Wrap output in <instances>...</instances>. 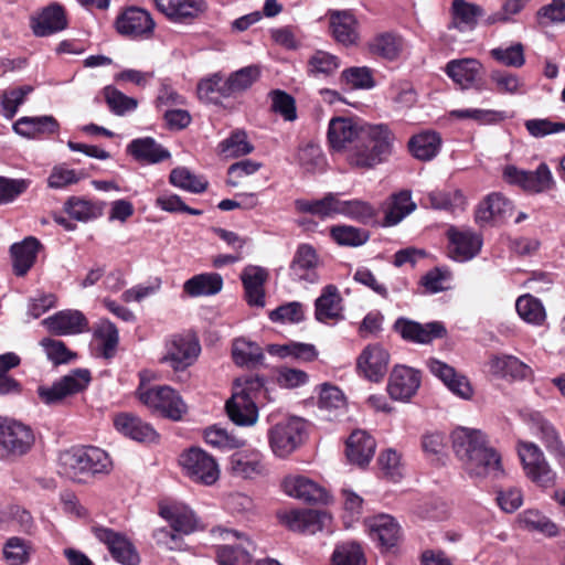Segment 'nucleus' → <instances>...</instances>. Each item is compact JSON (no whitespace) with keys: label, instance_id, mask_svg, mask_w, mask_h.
<instances>
[{"label":"nucleus","instance_id":"15","mask_svg":"<svg viewBox=\"0 0 565 565\" xmlns=\"http://www.w3.org/2000/svg\"><path fill=\"white\" fill-rule=\"evenodd\" d=\"M394 328L404 340L419 344H428L435 339L444 338L447 333L445 326L439 321L422 324L399 318L395 321Z\"/></svg>","mask_w":565,"mask_h":565},{"label":"nucleus","instance_id":"40","mask_svg":"<svg viewBox=\"0 0 565 565\" xmlns=\"http://www.w3.org/2000/svg\"><path fill=\"white\" fill-rule=\"evenodd\" d=\"M67 20L64 9L58 4L45 8L33 25V32L38 36H47L66 28Z\"/></svg>","mask_w":565,"mask_h":565},{"label":"nucleus","instance_id":"20","mask_svg":"<svg viewBox=\"0 0 565 565\" xmlns=\"http://www.w3.org/2000/svg\"><path fill=\"white\" fill-rule=\"evenodd\" d=\"M281 520L292 531L315 534L324 527L330 516L323 511L305 509L285 513Z\"/></svg>","mask_w":565,"mask_h":565},{"label":"nucleus","instance_id":"18","mask_svg":"<svg viewBox=\"0 0 565 565\" xmlns=\"http://www.w3.org/2000/svg\"><path fill=\"white\" fill-rule=\"evenodd\" d=\"M449 238V255L457 262L472 259L482 246L481 236L471 230L451 227L447 232Z\"/></svg>","mask_w":565,"mask_h":565},{"label":"nucleus","instance_id":"19","mask_svg":"<svg viewBox=\"0 0 565 565\" xmlns=\"http://www.w3.org/2000/svg\"><path fill=\"white\" fill-rule=\"evenodd\" d=\"M156 6L169 20L190 23L206 10L205 0H154Z\"/></svg>","mask_w":565,"mask_h":565},{"label":"nucleus","instance_id":"12","mask_svg":"<svg viewBox=\"0 0 565 565\" xmlns=\"http://www.w3.org/2000/svg\"><path fill=\"white\" fill-rule=\"evenodd\" d=\"M503 177L507 182L534 193L544 192L554 186L552 172L544 162L535 171H525L514 166H508L503 171Z\"/></svg>","mask_w":565,"mask_h":565},{"label":"nucleus","instance_id":"58","mask_svg":"<svg viewBox=\"0 0 565 565\" xmlns=\"http://www.w3.org/2000/svg\"><path fill=\"white\" fill-rule=\"evenodd\" d=\"M103 92L109 109L117 116H124L138 106L137 99L125 95L113 86H106Z\"/></svg>","mask_w":565,"mask_h":565},{"label":"nucleus","instance_id":"3","mask_svg":"<svg viewBox=\"0 0 565 565\" xmlns=\"http://www.w3.org/2000/svg\"><path fill=\"white\" fill-rule=\"evenodd\" d=\"M111 460L108 454L94 446L72 447L60 454L58 471L74 481H82L85 477L108 473Z\"/></svg>","mask_w":565,"mask_h":565},{"label":"nucleus","instance_id":"48","mask_svg":"<svg viewBox=\"0 0 565 565\" xmlns=\"http://www.w3.org/2000/svg\"><path fill=\"white\" fill-rule=\"evenodd\" d=\"M451 11L454 25L460 30V24H463L468 29H473L478 23V19L484 14L482 7L466 0H454Z\"/></svg>","mask_w":565,"mask_h":565},{"label":"nucleus","instance_id":"64","mask_svg":"<svg viewBox=\"0 0 565 565\" xmlns=\"http://www.w3.org/2000/svg\"><path fill=\"white\" fill-rule=\"evenodd\" d=\"M33 92L31 85H23L9 90L2 95L3 116L11 119L15 116L20 105L24 103L25 97Z\"/></svg>","mask_w":565,"mask_h":565},{"label":"nucleus","instance_id":"13","mask_svg":"<svg viewBox=\"0 0 565 565\" xmlns=\"http://www.w3.org/2000/svg\"><path fill=\"white\" fill-rule=\"evenodd\" d=\"M96 539L104 543L113 558L124 565H137L140 562L138 552L132 543L121 533L108 527H94Z\"/></svg>","mask_w":565,"mask_h":565},{"label":"nucleus","instance_id":"50","mask_svg":"<svg viewBox=\"0 0 565 565\" xmlns=\"http://www.w3.org/2000/svg\"><path fill=\"white\" fill-rule=\"evenodd\" d=\"M340 67L339 58L326 51L313 52L307 61V73L312 77L330 76Z\"/></svg>","mask_w":565,"mask_h":565},{"label":"nucleus","instance_id":"32","mask_svg":"<svg viewBox=\"0 0 565 565\" xmlns=\"http://www.w3.org/2000/svg\"><path fill=\"white\" fill-rule=\"evenodd\" d=\"M225 409L230 419L237 426H253L258 419L256 402L243 393H233L226 402Z\"/></svg>","mask_w":565,"mask_h":565},{"label":"nucleus","instance_id":"16","mask_svg":"<svg viewBox=\"0 0 565 565\" xmlns=\"http://www.w3.org/2000/svg\"><path fill=\"white\" fill-rule=\"evenodd\" d=\"M422 377L420 372L405 365L393 369L387 384V392L395 401L407 402L418 391Z\"/></svg>","mask_w":565,"mask_h":565},{"label":"nucleus","instance_id":"57","mask_svg":"<svg viewBox=\"0 0 565 565\" xmlns=\"http://www.w3.org/2000/svg\"><path fill=\"white\" fill-rule=\"evenodd\" d=\"M20 364V358L13 353L8 352L0 354V395L18 393L20 384L8 374V371Z\"/></svg>","mask_w":565,"mask_h":565},{"label":"nucleus","instance_id":"46","mask_svg":"<svg viewBox=\"0 0 565 565\" xmlns=\"http://www.w3.org/2000/svg\"><path fill=\"white\" fill-rule=\"evenodd\" d=\"M440 142V137L436 132L427 131L412 137L408 148L415 158L426 161L438 153Z\"/></svg>","mask_w":565,"mask_h":565},{"label":"nucleus","instance_id":"41","mask_svg":"<svg viewBox=\"0 0 565 565\" xmlns=\"http://www.w3.org/2000/svg\"><path fill=\"white\" fill-rule=\"evenodd\" d=\"M222 287L223 278L217 273L195 275L183 285L184 291L191 297L216 295Z\"/></svg>","mask_w":565,"mask_h":565},{"label":"nucleus","instance_id":"52","mask_svg":"<svg viewBox=\"0 0 565 565\" xmlns=\"http://www.w3.org/2000/svg\"><path fill=\"white\" fill-rule=\"evenodd\" d=\"M415 209L416 204L412 201L411 192L401 191L392 196V203L385 213L384 224L387 226L396 225Z\"/></svg>","mask_w":565,"mask_h":565},{"label":"nucleus","instance_id":"9","mask_svg":"<svg viewBox=\"0 0 565 565\" xmlns=\"http://www.w3.org/2000/svg\"><path fill=\"white\" fill-rule=\"evenodd\" d=\"M185 475L194 482L211 486L220 478L215 459L200 448H191L180 457Z\"/></svg>","mask_w":565,"mask_h":565},{"label":"nucleus","instance_id":"25","mask_svg":"<svg viewBox=\"0 0 565 565\" xmlns=\"http://www.w3.org/2000/svg\"><path fill=\"white\" fill-rule=\"evenodd\" d=\"M317 265L318 256L315 248L307 244L300 245L290 264V276L294 280L316 284L319 281Z\"/></svg>","mask_w":565,"mask_h":565},{"label":"nucleus","instance_id":"45","mask_svg":"<svg viewBox=\"0 0 565 565\" xmlns=\"http://www.w3.org/2000/svg\"><path fill=\"white\" fill-rule=\"evenodd\" d=\"M232 356L235 364L246 367H256L264 361L262 348L246 339H236L233 342Z\"/></svg>","mask_w":565,"mask_h":565},{"label":"nucleus","instance_id":"53","mask_svg":"<svg viewBox=\"0 0 565 565\" xmlns=\"http://www.w3.org/2000/svg\"><path fill=\"white\" fill-rule=\"evenodd\" d=\"M338 214H342L362 224H369L375 218L376 211L370 203L362 200H340Z\"/></svg>","mask_w":565,"mask_h":565},{"label":"nucleus","instance_id":"7","mask_svg":"<svg viewBox=\"0 0 565 565\" xmlns=\"http://www.w3.org/2000/svg\"><path fill=\"white\" fill-rule=\"evenodd\" d=\"M201 352L199 339L192 333L172 334L166 340L161 363L173 371H184L198 360Z\"/></svg>","mask_w":565,"mask_h":565},{"label":"nucleus","instance_id":"33","mask_svg":"<svg viewBox=\"0 0 565 565\" xmlns=\"http://www.w3.org/2000/svg\"><path fill=\"white\" fill-rule=\"evenodd\" d=\"M316 319L320 322L338 320L342 318V297L334 285H327L321 295L316 299Z\"/></svg>","mask_w":565,"mask_h":565},{"label":"nucleus","instance_id":"61","mask_svg":"<svg viewBox=\"0 0 565 565\" xmlns=\"http://www.w3.org/2000/svg\"><path fill=\"white\" fill-rule=\"evenodd\" d=\"M331 236L339 245L344 246H360L369 239L367 231L349 225L333 226Z\"/></svg>","mask_w":565,"mask_h":565},{"label":"nucleus","instance_id":"6","mask_svg":"<svg viewBox=\"0 0 565 565\" xmlns=\"http://www.w3.org/2000/svg\"><path fill=\"white\" fill-rule=\"evenodd\" d=\"M306 435V422L299 417L282 419L267 431L269 447L279 458H287L296 451L303 444Z\"/></svg>","mask_w":565,"mask_h":565},{"label":"nucleus","instance_id":"59","mask_svg":"<svg viewBox=\"0 0 565 565\" xmlns=\"http://www.w3.org/2000/svg\"><path fill=\"white\" fill-rule=\"evenodd\" d=\"M170 183L177 188L192 193H201L206 190L207 182L191 173L186 168L180 167L171 171Z\"/></svg>","mask_w":565,"mask_h":565},{"label":"nucleus","instance_id":"2","mask_svg":"<svg viewBox=\"0 0 565 565\" xmlns=\"http://www.w3.org/2000/svg\"><path fill=\"white\" fill-rule=\"evenodd\" d=\"M393 140V134L386 125L365 124L345 159L352 168L373 169L392 154Z\"/></svg>","mask_w":565,"mask_h":565},{"label":"nucleus","instance_id":"36","mask_svg":"<svg viewBox=\"0 0 565 565\" xmlns=\"http://www.w3.org/2000/svg\"><path fill=\"white\" fill-rule=\"evenodd\" d=\"M41 247L40 242L32 236L24 238L21 243L11 246L13 270L17 276H24L33 266L36 254Z\"/></svg>","mask_w":565,"mask_h":565},{"label":"nucleus","instance_id":"5","mask_svg":"<svg viewBox=\"0 0 565 565\" xmlns=\"http://www.w3.org/2000/svg\"><path fill=\"white\" fill-rule=\"evenodd\" d=\"M35 443L31 427L0 417V460L14 461L30 452Z\"/></svg>","mask_w":565,"mask_h":565},{"label":"nucleus","instance_id":"62","mask_svg":"<svg viewBox=\"0 0 565 565\" xmlns=\"http://www.w3.org/2000/svg\"><path fill=\"white\" fill-rule=\"evenodd\" d=\"M332 562L333 565H364L365 558L360 544L350 542L337 546Z\"/></svg>","mask_w":565,"mask_h":565},{"label":"nucleus","instance_id":"30","mask_svg":"<svg viewBox=\"0 0 565 565\" xmlns=\"http://www.w3.org/2000/svg\"><path fill=\"white\" fill-rule=\"evenodd\" d=\"M512 204L500 193L489 194L479 203L476 210V222L487 224L490 222L503 221L511 215Z\"/></svg>","mask_w":565,"mask_h":565},{"label":"nucleus","instance_id":"42","mask_svg":"<svg viewBox=\"0 0 565 565\" xmlns=\"http://www.w3.org/2000/svg\"><path fill=\"white\" fill-rule=\"evenodd\" d=\"M105 203L84 198L71 196L64 203V211L78 222H88L103 214Z\"/></svg>","mask_w":565,"mask_h":565},{"label":"nucleus","instance_id":"24","mask_svg":"<svg viewBox=\"0 0 565 565\" xmlns=\"http://www.w3.org/2000/svg\"><path fill=\"white\" fill-rule=\"evenodd\" d=\"M268 276V271L260 266L248 265L243 269L241 279L245 291V299L249 306L260 308L265 306L264 286Z\"/></svg>","mask_w":565,"mask_h":565},{"label":"nucleus","instance_id":"28","mask_svg":"<svg viewBox=\"0 0 565 565\" xmlns=\"http://www.w3.org/2000/svg\"><path fill=\"white\" fill-rule=\"evenodd\" d=\"M366 525L371 537L385 548L394 547L401 539V526L388 514L374 515L367 519Z\"/></svg>","mask_w":565,"mask_h":565},{"label":"nucleus","instance_id":"55","mask_svg":"<svg viewBox=\"0 0 565 565\" xmlns=\"http://www.w3.org/2000/svg\"><path fill=\"white\" fill-rule=\"evenodd\" d=\"M515 309L526 322L541 324L545 320V310L541 301L533 296L524 295L518 298Z\"/></svg>","mask_w":565,"mask_h":565},{"label":"nucleus","instance_id":"14","mask_svg":"<svg viewBox=\"0 0 565 565\" xmlns=\"http://www.w3.org/2000/svg\"><path fill=\"white\" fill-rule=\"evenodd\" d=\"M117 31L130 38H149L154 30V21L145 9L130 7L124 10L115 22Z\"/></svg>","mask_w":565,"mask_h":565},{"label":"nucleus","instance_id":"44","mask_svg":"<svg viewBox=\"0 0 565 565\" xmlns=\"http://www.w3.org/2000/svg\"><path fill=\"white\" fill-rule=\"evenodd\" d=\"M532 429L545 444L546 448L558 457L559 463L565 467V449L553 425L540 415H535Z\"/></svg>","mask_w":565,"mask_h":565},{"label":"nucleus","instance_id":"27","mask_svg":"<svg viewBox=\"0 0 565 565\" xmlns=\"http://www.w3.org/2000/svg\"><path fill=\"white\" fill-rule=\"evenodd\" d=\"M285 492L292 498L302 500L305 502H328L327 491L303 476L288 477L284 480Z\"/></svg>","mask_w":565,"mask_h":565},{"label":"nucleus","instance_id":"60","mask_svg":"<svg viewBox=\"0 0 565 565\" xmlns=\"http://www.w3.org/2000/svg\"><path fill=\"white\" fill-rule=\"evenodd\" d=\"M269 97L271 100L270 109L274 113L279 114L286 121L297 119L296 100L290 94L281 89H274L269 93Z\"/></svg>","mask_w":565,"mask_h":565},{"label":"nucleus","instance_id":"31","mask_svg":"<svg viewBox=\"0 0 565 565\" xmlns=\"http://www.w3.org/2000/svg\"><path fill=\"white\" fill-rule=\"evenodd\" d=\"M376 443L364 430H354L347 440V457L358 466L367 465L375 454Z\"/></svg>","mask_w":565,"mask_h":565},{"label":"nucleus","instance_id":"11","mask_svg":"<svg viewBox=\"0 0 565 565\" xmlns=\"http://www.w3.org/2000/svg\"><path fill=\"white\" fill-rule=\"evenodd\" d=\"M227 543L217 548V562L220 565H255L253 553L256 550L255 544L242 532L226 530Z\"/></svg>","mask_w":565,"mask_h":565},{"label":"nucleus","instance_id":"29","mask_svg":"<svg viewBox=\"0 0 565 565\" xmlns=\"http://www.w3.org/2000/svg\"><path fill=\"white\" fill-rule=\"evenodd\" d=\"M47 330L56 335L76 334L87 324L84 315L77 310H63L42 321Z\"/></svg>","mask_w":565,"mask_h":565},{"label":"nucleus","instance_id":"35","mask_svg":"<svg viewBox=\"0 0 565 565\" xmlns=\"http://www.w3.org/2000/svg\"><path fill=\"white\" fill-rule=\"evenodd\" d=\"M481 64L475 58L452 60L446 65L447 75L462 88L472 86L480 77Z\"/></svg>","mask_w":565,"mask_h":565},{"label":"nucleus","instance_id":"26","mask_svg":"<svg viewBox=\"0 0 565 565\" xmlns=\"http://www.w3.org/2000/svg\"><path fill=\"white\" fill-rule=\"evenodd\" d=\"M114 425L119 433L139 443H156L159 438L150 424L129 413L117 415Z\"/></svg>","mask_w":565,"mask_h":565},{"label":"nucleus","instance_id":"47","mask_svg":"<svg viewBox=\"0 0 565 565\" xmlns=\"http://www.w3.org/2000/svg\"><path fill=\"white\" fill-rule=\"evenodd\" d=\"M260 71L255 65L243 67L232 73L223 87L225 96H234L249 88L259 77Z\"/></svg>","mask_w":565,"mask_h":565},{"label":"nucleus","instance_id":"1","mask_svg":"<svg viewBox=\"0 0 565 565\" xmlns=\"http://www.w3.org/2000/svg\"><path fill=\"white\" fill-rule=\"evenodd\" d=\"M451 441L456 457L471 479L499 478L503 475L500 455L480 429L457 427L451 433Z\"/></svg>","mask_w":565,"mask_h":565},{"label":"nucleus","instance_id":"8","mask_svg":"<svg viewBox=\"0 0 565 565\" xmlns=\"http://www.w3.org/2000/svg\"><path fill=\"white\" fill-rule=\"evenodd\" d=\"M90 372L86 369H75L54 382L51 386L40 385L38 396L46 405L62 403L67 396L84 391L89 384Z\"/></svg>","mask_w":565,"mask_h":565},{"label":"nucleus","instance_id":"17","mask_svg":"<svg viewBox=\"0 0 565 565\" xmlns=\"http://www.w3.org/2000/svg\"><path fill=\"white\" fill-rule=\"evenodd\" d=\"M365 124H359L351 118L335 117L329 122L328 141L332 150L349 152L354 146Z\"/></svg>","mask_w":565,"mask_h":565},{"label":"nucleus","instance_id":"34","mask_svg":"<svg viewBox=\"0 0 565 565\" xmlns=\"http://www.w3.org/2000/svg\"><path fill=\"white\" fill-rule=\"evenodd\" d=\"M490 372L501 379L525 380L532 374L529 365L508 354L494 355L489 361Z\"/></svg>","mask_w":565,"mask_h":565},{"label":"nucleus","instance_id":"56","mask_svg":"<svg viewBox=\"0 0 565 565\" xmlns=\"http://www.w3.org/2000/svg\"><path fill=\"white\" fill-rule=\"evenodd\" d=\"M490 81L499 94H521L524 92V82L516 75L507 71L494 70L490 73Z\"/></svg>","mask_w":565,"mask_h":565},{"label":"nucleus","instance_id":"21","mask_svg":"<svg viewBox=\"0 0 565 565\" xmlns=\"http://www.w3.org/2000/svg\"><path fill=\"white\" fill-rule=\"evenodd\" d=\"M427 366L454 394L462 399H470L472 397L473 390L471 384L465 375L458 374L452 366L437 359H429Z\"/></svg>","mask_w":565,"mask_h":565},{"label":"nucleus","instance_id":"38","mask_svg":"<svg viewBox=\"0 0 565 565\" xmlns=\"http://www.w3.org/2000/svg\"><path fill=\"white\" fill-rule=\"evenodd\" d=\"M127 151L138 161L157 163L170 157V152L163 149L153 138L145 137L134 139L127 147Z\"/></svg>","mask_w":565,"mask_h":565},{"label":"nucleus","instance_id":"54","mask_svg":"<svg viewBox=\"0 0 565 565\" xmlns=\"http://www.w3.org/2000/svg\"><path fill=\"white\" fill-rule=\"evenodd\" d=\"M520 524L529 531H536L546 536L558 533L557 525L536 510H526L519 516Z\"/></svg>","mask_w":565,"mask_h":565},{"label":"nucleus","instance_id":"37","mask_svg":"<svg viewBox=\"0 0 565 565\" xmlns=\"http://www.w3.org/2000/svg\"><path fill=\"white\" fill-rule=\"evenodd\" d=\"M358 22L348 11H335L330 14V28L337 42L343 45L355 44L359 39Z\"/></svg>","mask_w":565,"mask_h":565},{"label":"nucleus","instance_id":"39","mask_svg":"<svg viewBox=\"0 0 565 565\" xmlns=\"http://www.w3.org/2000/svg\"><path fill=\"white\" fill-rule=\"evenodd\" d=\"M58 124L52 116L21 117L13 125V130L26 138H36L40 135L53 134Z\"/></svg>","mask_w":565,"mask_h":565},{"label":"nucleus","instance_id":"49","mask_svg":"<svg viewBox=\"0 0 565 565\" xmlns=\"http://www.w3.org/2000/svg\"><path fill=\"white\" fill-rule=\"evenodd\" d=\"M371 53L379 55L385 60H396L403 50L402 38L392 33H382L369 43Z\"/></svg>","mask_w":565,"mask_h":565},{"label":"nucleus","instance_id":"22","mask_svg":"<svg viewBox=\"0 0 565 565\" xmlns=\"http://www.w3.org/2000/svg\"><path fill=\"white\" fill-rule=\"evenodd\" d=\"M230 468L244 479H254L267 471L263 454L255 448L235 451L230 458Z\"/></svg>","mask_w":565,"mask_h":565},{"label":"nucleus","instance_id":"51","mask_svg":"<svg viewBox=\"0 0 565 565\" xmlns=\"http://www.w3.org/2000/svg\"><path fill=\"white\" fill-rule=\"evenodd\" d=\"M160 515L171 523L172 531L189 534L196 529L198 521L188 509L163 507Z\"/></svg>","mask_w":565,"mask_h":565},{"label":"nucleus","instance_id":"43","mask_svg":"<svg viewBox=\"0 0 565 565\" xmlns=\"http://www.w3.org/2000/svg\"><path fill=\"white\" fill-rule=\"evenodd\" d=\"M339 202L337 194L328 193L320 200H296L295 206L300 213H309L320 218H327L338 214Z\"/></svg>","mask_w":565,"mask_h":565},{"label":"nucleus","instance_id":"23","mask_svg":"<svg viewBox=\"0 0 565 565\" xmlns=\"http://www.w3.org/2000/svg\"><path fill=\"white\" fill-rule=\"evenodd\" d=\"M390 354L381 345H367L358 359V369L370 381H381L387 371Z\"/></svg>","mask_w":565,"mask_h":565},{"label":"nucleus","instance_id":"10","mask_svg":"<svg viewBox=\"0 0 565 565\" xmlns=\"http://www.w3.org/2000/svg\"><path fill=\"white\" fill-rule=\"evenodd\" d=\"M519 457L526 477L542 488L555 482V472L550 468L541 449L533 443L522 441L518 447Z\"/></svg>","mask_w":565,"mask_h":565},{"label":"nucleus","instance_id":"63","mask_svg":"<svg viewBox=\"0 0 565 565\" xmlns=\"http://www.w3.org/2000/svg\"><path fill=\"white\" fill-rule=\"evenodd\" d=\"M490 55L499 63L509 67H521L525 63L524 47L521 43H515L509 47H495L490 51Z\"/></svg>","mask_w":565,"mask_h":565},{"label":"nucleus","instance_id":"4","mask_svg":"<svg viewBox=\"0 0 565 565\" xmlns=\"http://www.w3.org/2000/svg\"><path fill=\"white\" fill-rule=\"evenodd\" d=\"M139 401L151 411L171 420H181L188 412V406L181 395L171 386L154 385L139 386L137 390Z\"/></svg>","mask_w":565,"mask_h":565}]
</instances>
